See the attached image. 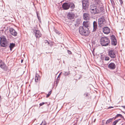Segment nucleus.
Masks as SVG:
<instances>
[{"instance_id": "obj_10", "label": "nucleus", "mask_w": 125, "mask_h": 125, "mask_svg": "<svg viewBox=\"0 0 125 125\" xmlns=\"http://www.w3.org/2000/svg\"><path fill=\"white\" fill-rule=\"evenodd\" d=\"M103 32L105 34H108L110 31V29L107 27H105L103 28Z\"/></svg>"}, {"instance_id": "obj_26", "label": "nucleus", "mask_w": 125, "mask_h": 125, "mask_svg": "<svg viewBox=\"0 0 125 125\" xmlns=\"http://www.w3.org/2000/svg\"><path fill=\"white\" fill-rule=\"evenodd\" d=\"M70 74V72L69 71L67 72H64V73H63V74L64 76H66L69 75Z\"/></svg>"}, {"instance_id": "obj_15", "label": "nucleus", "mask_w": 125, "mask_h": 125, "mask_svg": "<svg viewBox=\"0 0 125 125\" xmlns=\"http://www.w3.org/2000/svg\"><path fill=\"white\" fill-rule=\"evenodd\" d=\"M83 18L85 20H89L90 19V15L88 13H85L83 14Z\"/></svg>"}, {"instance_id": "obj_36", "label": "nucleus", "mask_w": 125, "mask_h": 125, "mask_svg": "<svg viewBox=\"0 0 125 125\" xmlns=\"http://www.w3.org/2000/svg\"><path fill=\"white\" fill-rule=\"evenodd\" d=\"M113 107H112V106H109V107L108 108V109H111L112 108H113Z\"/></svg>"}, {"instance_id": "obj_29", "label": "nucleus", "mask_w": 125, "mask_h": 125, "mask_svg": "<svg viewBox=\"0 0 125 125\" xmlns=\"http://www.w3.org/2000/svg\"><path fill=\"white\" fill-rule=\"evenodd\" d=\"M51 91H49V92L48 93V94L46 95V97H48L51 94Z\"/></svg>"}, {"instance_id": "obj_31", "label": "nucleus", "mask_w": 125, "mask_h": 125, "mask_svg": "<svg viewBox=\"0 0 125 125\" xmlns=\"http://www.w3.org/2000/svg\"><path fill=\"white\" fill-rule=\"evenodd\" d=\"M47 45H48L49 44V42L47 40H45L44 42Z\"/></svg>"}, {"instance_id": "obj_17", "label": "nucleus", "mask_w": 125, "mask_h": 125, "mask_svg": "<svg viewBox=\"0 0 125 125\" xmlns=\"http://www.w3.org/2000/svg\"><path fill=\"white\" fill-rule=\"evenodd\" d=\"M93 31H95L96 30L97 26V23L95 21H94L93 23Z\"/></svg>"}, {"instance_id": "obj_7", "label": "nucleus", "mask_w": 125, "mask_h": 125, "mask_svg": "<svg viewBox=\"0 0 125 125\" xmlns=\"http://www.w3.org/2000/svg\"><path fill=\"white\" fill-rule=\"evenodd\" d=\"M89 0H83L82 1L83 8L86 10L89 5Z\"/></svg>"}, {"instance_id": "obj_30", "label": "nucleus", "mask_w": 125, "mask_h": 125, "mask_svg": "<svg viewBox=\"0 0 125 125\" xmlns=\"http://www.w3.org/2000/svg\"><path fill=\"white\" fill-rule=\"evenodd\" d=\"M109 58L108 56H106L105 57L104 60L105 61H108L109 60Z\"/></svg>"}, {"instance_id": "obj_35", "label": "nucleus", "mask_w": 125, "mask_h": 125, "mask_svg": "<svg viewBox=\"0 0 125 125\" xmlns=\"http://www.w3.org/2000/svg\"><path fill=\"white\" fill-rule=\"evenodd\" d=\"M79 20H77V21H76V22H77V24H79V21H79Z\"/></svg>"}, {"instance_id": "obj_5", "label": "nucleus", "mask_w": 125, "mask_h": 125, "mask_svg": "<svg viewBox=\"0 0 125 125\" xmlns=\"http://www.w3.org/2000/svg\"><path fill=\"white\" fill-rule=\"evenodd\" d=\"M105 19L104 16L100 18L98 20V24L99 26L102 27L104 26Z\"/></svg>"}, {"instance_id": "obj_14", "label": "nucleus", "mask_w": 125, "mask_h": 125, "mask_svg": "<svg viewBox=\"0 0 125 125\" xmlns=\"http://www.w3.org/2000/svg\"><path fill=\"white\" fill-rule=\"evenodd\" d=\"M62 7L64 10H68L70 7L69 3H64L62 5Z\"/></svg>"}, {"instance_id": "obj_44", "label": "nucleus", "mask_w": 125, "mask_h": 125, "mask_svg": "<svg viewBox=\"0 0 125 125\" xmlns=\"http://www.w3.org/2000/svg\"><path fill=\"white\" fill-rule=\"evenodd\" d=\"M57 82V81H56V83Z\"/></svg>"}, {"instance_id": "obj_33", "label": "nucleus", "mask_w": 125, "mask_h": 125, "mask_svg": "<svg viewBox=\"0 0 125 125\" xmlns=\"http://www.w3.org/2000/svg\"><path fill=\"white\" fill-rule=\"evenodd\" d=\"M44 104V103L43 102L42 103H40V104L39 105L40 106H42V105H43V104Z\"/></svg>"}, {"instance_id": "obj_34", "label": "nucleus", "mask_w": 125, "mask_h": 125, "mask_svg": "<svg viewBox=\"0 0 125 125\" xmlns=\"http://www.w3.org/2000/svg\"><path fill=\"white\" fill-rule=\"evenodd\" d=\"M120 2V3L121 4V5L123 3V1L122 0H119Z\"/></svg>"}, {"instance_id": "obj_24", "label": "nucleus", "mask_w": 125, "mask_h": 125, "mask_svg": "<svg viewBox=\"0 0 125 125\" xmlns=\"http://www.w3.org/2000/svg\"><path fill=\"white\" fill-rule=\"evenodd\" d=\"M120 120L121 119H119L115 120L113 122V124L112 125H115L116 123Z\"/></svg>"}, {"instance_id": "obj_40", "label": "nucleus", "mask_w": 125, "mask_h": 125, "mask_svg": "<svg viewBox=\"0 0 125 125\" xmlns=\"http://www.w3.org/2000/svg\"><path fill=\"white\" fill-rule=\"evenodd\" d=\"M62 73V72H61L60 73V74H59V75H60V74H61V73Z\"/></svg>"}, {"instance_id": "obj_38", "label": "nucleus", "mask_w": 125, "mask_h": 125, "mask_svg": "<svg viewBox=\"0 0 125 125\" xmlns=\"http://www.w3.org/2000/svg\"><path fill=\"white\" fill-rule=\"evenodd\" d=\"M123 108L125 109V106H122Z\"/></svg>"}, {"instance_id": "obj_16", "label": "nucleus", "mask_w": 125, "mask_h": 125, "mask_svg": "<svg viewBox=\"0 0 125 125\" xmlns=\"http://www.w3.org/2000/svg\"><path fill=\"white\" fill-rule=\"evenodd\" d=\"M40 79V77L39 75L37 73H36L35 77V82H38V81H39Z\"/></svg>"}, {"instance_id": "obj_28", "label": "nucleus", "mask_w": 125, "mask_h": 125, "mask_svg": "<svg viewBox=\"0 0 125 125\" xmlns=\"http://www.w3.org/2000/svg\"><path fill=\"white\" fill-rule=\"evenodd\" d=\"M46 123L45 121H43L40 125H46Z\"/></svg>"}, {"instance_id": "obj_6", "label": "nucleus", "mask_w": 125, "mask_h": 125, "mask_svg": "<svg viewBox=\"0 0 125 125\" xmlns=\"http://www.w3.org/2000/svg\"><path fill=\"white\" fill-rule=\"evenodd\" d=\"M116 51L114 50H110L108 52L109 55L112 58L114 59L116 57Z\"/></svg>"}, {"instance_id": "obj_42", "label": "nucleus", "mask_w": 125, "mask_h": 125, "mask_svg": "<svg viewBox=\"0 0 125 125\" xmlns=\"http://www.w3.org/2000/svg\"><path fill=\"white\" fill-rule=\"evenodd\" d=\"M124 125V124H123L121 125Z\"/></svg>"}, {"instance_id": "obj_25", "label": "nucleus", "mask_w": 125, "mask_h": 125, "mask_svg": "<svg viewBox=\"0 0 125 125\" xmlns=\"http://www.w3.org/2000/svg\"><path fill=\"white\" fill-rule=\"evenodd\" d=\"M111 41L114 40H116L115 36L113 35H112L111 36Z\"/></svg>"}, {"instance_id": "obj_39", "label": "nucleus", "mask_w": 125, "mask_h": 125, "mask_svg": "<svg viewBox=\"0 0 125 125\" xmlns=\"http://www.w3.org/2000/svg\"><path fill=\"white\" fill-rule=\"evenodd\" d=\"M23 59H21V63H22L23 62Z\"/></svg>"}, {"instance_id": "obj_21", "label": "nucleus", "mask_w": 125, "mask_h": 125, "mask_svg": "<svg viewBox=\"0 0 125 125\" xmlns=\"http://www.w3.org/2000/svg\"><path fill=\"white\" fill-rule=\"evenodd\" d=\"M70 7L72 9H73L75 7L74 4L73 3H69Z\"/></svg>"}, {"instance_id": "obj_11", "label": "nucleus", "mask_w": 125, "mask_h": 125, "mask_svg": "<svg viewBox=\"0 0 125 125\" xmlns=\"http://www.w3.org/2000/svg\"><path fill=\"white\" fill-rule=\"evenodd\" d=\"M75 14L72 12H69L67 14V18L68 19L72 20L73 19L75 16Z\"/></svg>"}, {"instance_id": "obj_19", "label": "nucleus", "mask_w": 125, "mask_h": 125, "mask_svg": "<svg viewBox=\"0 0 125 125\" xmlns=\"http://www.w3.org/2000/svg\"><path fill=\"white\" fill-rule=\"evenodd\" d=\"M15 44L14 43H10V45L9 46L10 49V51H11L13 48L15 46Z\"/></svg>"}, {"instance_id": "obj_23", "label": "nucleus", "mask_w": 125, "mask_h": 125, "mask_svg": "<svg viewBox=\"0 0 125 125\" xmlns=\"http://www.w3.org/2000/svg\"><path fill=\"white\" fill-rule=\"evenodd\" d=\"M114 117H113L112 118H110L108 119V120H107V121L106 122V124H107L109 123L110 122H111L112 121V120L113 119H114Z\"/></svg>"}, {"instance_id": "obj_18", "label": "nucleus", "mask_w": 125, "mask_h": 125, "mask_svg": "<svg viewBox=\"0 0 125 125\" xmlns=\"http://www.w3.org/2000/svg\"><path fill=\"white\" fill-rule=\"evenodd\" d=\"M5 67V64L1 60H0V67L2 69H4Z\"/></svg>"}, {"instance_id": "obj_4", "label": "nucleus", "mask_w": 125, "mask_h": 125, "mask_svg": "<svg viewBox=\"0 0 125 125\" xmlns=\"http://www.w3.org/2000/svg\"><path fill=\"white\" fill-rule=\"evenodd\" d=\"M0 43L2 46L5 47L7 46V42L5 37L2 36L0 37Z\"/></svg>"}, {"instance_id": "obj_8", "label": "nucleus", "mask_w": 125, "mask_h": 125, "mask_svg": "<svg viewBox=\"0 0 125 125\" xmlns=\"http://www.w3.org/2000/svg\"><path fill=\"white\" fill-rule=\"evenodd\" d=\"M9 31L10 34L13 36H16L17 35V32L12 28H10Z\"/></svg>"}, {"instance_id": "obj_1", "label": "nucleus", "mask_w": 125, "mask_h": 125, "mask_svg": "<svg viewBox=\"0 0 125 125\" xmlns=\"http://www.w3.org/2000/svg\"><path fill=\"white\" fill-rule=\"evenodd\" d=\"M89 9L91 13L95 15L99 13L98 7L95 4H91L90 6Z\"/></svg>"}, {"instance_id": "obj_12", "label": "nucleus", "mask_w": 125, "mask_h": 125, "mask_svg": "<svg viewBox=\"0 0 125 125\" xmlns=\"http://www.w3.org/2000/svg\"><path fill=\"white\" fill-rule=\"evenodd\" d=\"M108 67L110 69L114 70L115 68L116 65L114 63L111 62L108 64Z\"/></svg>"}, {"instance_id": "obj_45", "label": "nucleus", "mask_w": 125, "mask_h": 125, "mask_svg": "<svg viewBox=\"0 0 125 125\" xmlns=\"http://www.w3.org/2000/svg\"><path fill=\"white\" fill-rule=\"evenodd\" d=\"M111 1V3H112V1Z\"/></svg>"}, {"instance_id": "obj_20", "label": "nucleus", "mask_w": 125, "mask_h": 125, "mask_svg": "<svg viewBox=\"0 0 125 125\" xmlns=\"http://www.w3.org/2000/svg\"><path fill=\"white\" fill-rule=\"evenodd\" d=\"M111 43L114 46L116 45L117 44V41L116 40L111 41Z\"/></svg>"}, {"instance_id": "obj_32", "label": "nucleus", "mask_w": 125, "mask_h": 125, "mask_svg": "<svg viewBox=\"0 0 125 125\" xmlns=\"http://www.w3.org/2000/svg\"><path fill=\"white\" fill-rule=\"evenodd\" d=\"M55 32L57 34H60L59 32L57 30H55Z\"/></svg>"}, {"instance_id": "obj_22", "label": "nucleus", "mask_w": 125, "mask_h": 125, "mask_svg": "<svg viewBox=\"0 0 125 125\" xmlns=\"http://www.w3.org/2000/svg\"><path fill=\"white\" fill-rule=\"evenodd\" d=\"M118 116L122 118H123L124 119V117L121 114H117L115 117H114V119L115 120L116 118Z\"/></svg>"}, {"instance_id": "obj_3", "label": "nucleus", "mask_w": 125, "mask_h": 125, "mask_svg": "<svg viewBox=\"0 0 125 125\" xmlns=\"http://www.w3.org/2000/svg\"><path fill=\"white\" fill-rule=\"evenodd\" d=\"M110 43V41L108 37H102L100 39V43L102 46H107Z\"/></svg>"}, {"instance_id": "obj_43", "label": "nucleus", "mask_w": 125, "mask_h": 125, "mask_svg": "<svg viewBox=\"0 0 125 125\" xmlns=\"http://www.w3.org/2000/svg\"><path fill=\"white\" fill-rule=\"evenodd\" d=\"M95 120H94V121H95Z\"/></svg>"}, {"instance_id": "obj_2", "label": "nucleus", "mask_w": 125, "mask_h": 125, "mask_svg": "<svg viewBox=\"0 0 125 125\" xmlns=\"http://www.w3.org/2000/svg\"><path fill=\"white\" fill-rule=\"evenodd\" d=\"M79 31L81 35L84 36H88L90 32L89 29L86 28L82 26L79 27Z\"/></svg>"}, {"instance_id": "obj_37", "label": "nucleus", "mask_w": 125, "mask_h": 125, "mask_svg": "<svg viewBox=\"0 0 125 125\" xmlns=\"http://www.w3.org/2000/svg\"><path fill=\"white\" fill-rule=\"evenodd\" d=\"M68 51H69L68 52V53H69V54H71V52L70 51H69L68 50Z\"/></svg>"}, {"instance_id": "obj_27", "label": "nucleus", "mask_w": 125, "mask_h": 125, "mask_svg": "<svg viewBox=\"0 0 125 125\" xmlns=\"http://www.w3.org/2000/svg\"><path fill=\"white\" fill-rule=\"evenodd\" d=\"M84 95L85 97H88L89 95V94L88 93H86L84 94Z\"/></svg>"}, {"instance_id": "obj_13", "label": "nucleus", "mask_w": 125, "mask_h": 125, "mask_svg": "<svg viewBox=\"0 0 125 125\" xmlns=\"http://www.w3.org/2000/svg\"><path fill=\"white\" fill-rule=\"evenodd\" d=\"M90 24V23L88 21H84L83 23V26H82L86 28L89 29Z\"/></svg>"}, {"instance_id": "obj_41", "label": "nucleus", "mask_w": 125, "mask_h": 125, "mask_svg": "<svg viewBox=\"0 0 125 125\" xmlns=\"http://www.w3.org/2000/svg\"><path fill=\"white\" fill-rule=\"evenodd\" d=\"M60 76V75H59L58 76V77H59Z\"/></svg>"}, {"instance_id": "obj_9", "label": "nucleus", "mask_w": 125, "mask_h": 125, "mask_svg": "<svg viewBox=\"0 0 125 125\" xmlns=\"http://www.w3.org/2000/svg\"><path fill=\"white\" fill-rule=\"evenodd\" d=\"M33 31L35 33V36L36 38H39L42 36V34L39 30H33Z\"/></svg>"}]
</instances>
